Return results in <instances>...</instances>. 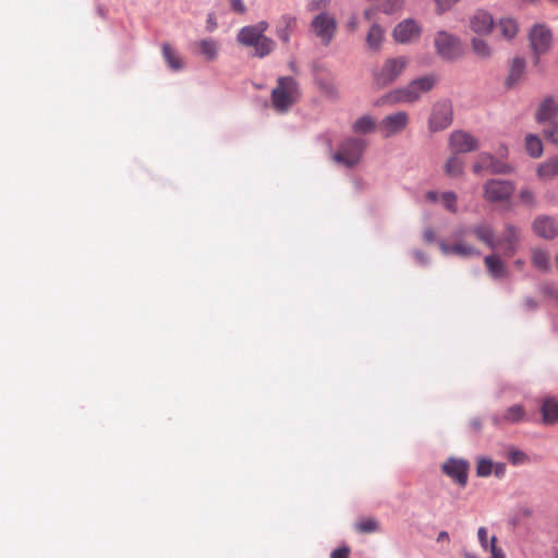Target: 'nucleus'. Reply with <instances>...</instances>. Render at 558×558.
<instances>
[{"mask_svg":"<svg viewBox=\"0 0 558 558\" xmlns=\"http://www.w3.org/2000/svg\"><path fill=\"white\" fill-rule=\"evenodd\" d=\"M469 233L490 250L498 247L497 239L495 238V230L492 223L487 221H480L469 227Z\"/></svg>","mask_w":558,"mask_h":558,"instance_id":"f3484780","label":"nucleus"},{"mask_svg":"<svg viewBox=\"0 0 558 558\" xmlns=\"http://www.w3.org/2000/svg\"><path fill=\"white\" fill-rule=\"evenodd\" d=\"M532 264L539 271L546 272L550 269V259L548 252L541 248L532 250Z\"/></svg>","mask_w":558,"mask_h":558,"instance_id":"bb28decb","label":"nucleus"},{"mask_svg":"<svg viewBox=\"0 0 558 558\" xmlns=\"http://www.w3.org/2000/svg\"><path fill=\"white\" fill-rule=\"evenodd\" d=\"M351 25H352V27H353V28H355V27H356V23H355V22H353V21L351 22Z\"/></svg>","mask_w":558,"mask_h":558,"instance_id":"e2e57ef3","label":"nucleus"},{"mask_svg":"<svg viewBox=\"0 0 558 558\" xmlns=\"http://www.w3.org/2000/svg\"><path fill=\"white\" fill-rule=\"evenodd\" d=\"M268 28V23L260 21L255 25L242 27L238 33V41L246 47H254V54L258 58L268 56L275 49V41L268 38L264 33Z\"/></svg>","mask_w":558,"mask_h":558,"instance_id":"f03ea898","label":"nucleus"},{"mask_svg":"<svg viewBox=\"0 0 558 558\" xmlns=\"http://www.w3.org/2000/svg\"><path fill=\"white\" fill-rule=\"evenodd\" d=\"M421 26L413 19H407L400 22L393 29V38L400 44H408L415 40L421 35Z\"/></svg>","mask_w":558,"mask_h":558,"instance_id":"2eb2a0df","label":"nucleus"},{"mask_svg":"<svg viewBox=\"0 0 558 558\" xmlns=\"http://www.w3.org/2000/svg\"><path fill=\"white\" fill-rule=\"evenodd\" d=\"M489 172H492V173H510V172H512V168L509 165H506L500 161H496L494 159L492 167L489 169Z\"/></svg>","mask_w":558,"mask_h":558,"instance_id":"c03bdc74","label":"nucleus"},{"mask_svg":"<svg viewBox=\"0 0 558 558\" xmlns=\"http://www.w3.org/2000/svg\"><path fill=\"white\" fill-rule=\"evenodd\" d=\"M435 238V234H434V231L432 229H427L425 232H424V239L425 241L427 242H432Z\"/></svg>","mask_w":558,"mask_h":558,"instance_id":"13d9d810","label":"nucleus"},{"mask_svg":"<svg viewBox=\"0 0 558 558\" xmlns=\"http://www.w3.org/2000/svg\"><path fill=\"white\" fill-rule=\"evenodd\" d=\"M405 0H387V3L384 5V11L386 13H392L403 8Z\"/></svg>","mask_w":558,"mask_h":558,"instance_id":"a18cd8bd","label":"nucleus"},{"mask_svg":"<svg viewBox=\"0 0 558 558\" xmlns=\"http://www.w3.org/2000/svg\"><path fill=\"white\" fill-rule=\"evenodd\" d=\"M537 175L543 180H549L558 175V156H555L537 167Z\"/></svg>","mask_w":558,"mask_h":558,"instance_id":"b1692460","label":"nucleus"},{"mask_svg":"<svg viewBox=\"0 0 558 558\" xmlns=\"http://www.w3.org/2000/svg\"><path fill=\"white\" fill-rule=\"evenodd\" d=\"M460 0H435L437 14H442L450 10Z\"/></svg>","mask_w":558,"mask_h":558,"instance_id":"37998d69","label":"nucleus"},{"mask_svg":"<svg viewBox=\"0 0 558 558\" xmlns=\"http://www.w3.org/2000/svg\"><path fill=\"white\" fill-rule=\"evenodd\" d=\"M469 463L461 459H449L442 464L444 473L464 487L468 483Z\"/></svg>","mask_w":558,"mask_h":558,"instance_id":"a211bd4d","label":"nucleus"},{"mask_svg":"<svg viewBox=\"0 0 558 558\" xmlns=\"http://www.w3.org/2000/svg\"><path fill=\"white\" fill-rule=\"evenodd\" d=\"M457 198V194L453 192H444L440 194L442 205L447 210L453 214L458 211Z\"/></svg>","mask_w":558,"mask_h":558,"instance_id":"58836bf2","label":"nucleus"},{"mask_svg":"<svg viewBox=\"0 0 558 558\" xmlns=\"http://www.w3.org/2000/svg\"><path fill=\"white\" fill-rule=\"evenodd\" d=\"M452 105L449 100H441L433 106L428 119V128L432 132L447 129L452 123Z\"/></svg>","mask_w":558,"mask_h":558,"instance_id":"0eeeda50","label":"nucleus"},{"mask_svg":"<svg viewBox=\"0 0 558 558\" xmlns=\"http://www.w3.org/2000/svg\"><path fill=\"white\" fill-rule=\"evenodd\" d=\"M524 69H525L524 59L514 58L511 63V66H510L509 75L507 77V85L511 86V85L518 83L524 73Z\"/></svg>","mask_w":558,"mask_h":558,"instance_id":"c85d7f7f","label":"nucleus"},{"mask_svg":"<svg viewBox=\"0 0 558 558\" xmlns=\"http://www.w3.org/2000/svg\"><path fill=\"white\" fill-rule=\"evenodd\" d=\"M526 304L531 308H534L536 306L535 302L532 299L526 300Z\"/></svg>","mask_w":558,"mask_h":558,"instance_id":"680f3d73","label":"nucleus"},{"mask_svg":"<svg viewBox=\"0 0 558 558\" xmlns=\"http://www.w3.org/2000/svg\"><path fill=\"white\" fill-rule=\"evenodd\" d=\"M498 28L500 31L501 36L507 40L513 39L519 32L518 22L511 17L500 19L498 23Z\"/></svg>","mask_w":558,"mask_h":558,"instance_id":"393cba45","label":"nucleus"},{"mask_svg":"<svg viewBox=\"0 0 558 558\" xmlns=\"http://www.w3.org/2000/svg\"><path fill=\"white\" fill-rule=\"evenodd\" d=\"M484 198L489 203L507 201L514 192V184L508 180H488L484 184Z\"/></svg>","mask_w":558,"mask_h":558,"instance_id":"1a4fd4ad","label":"nucleus"},{"mask_svg":"<svg viewBox=\"0 0 558 558\" xmlns=\"http://www.w3.org/2000/svg\"><path fill=\"white\" fill-rule=\"evenodd\" d=\"M384 40V29L376 23H374L366 36V44L372 50H379L380 45Z\"/></svg>","mask_w":558,"mask_h":558,"instance_id":"cd10ccee","label":"nucleus"},{"mask_svg":"<svg viewBox=\"0 0 558 558\" xmlns=\"http://www.w3.org/2000/svg\"><path fill=\"white\" fill-rule=\"evenodd\" d=\"M194 51L202 54L208 61H214L218 57V44L214 39H202L193 44Z\"/></svg>","mask_w":558,"mask_h":558,"instance_id":"412c9836","label":"nucleus"},{"mask_svg":"<svg viewBox=\"0 0 558 558\" xmlns=\"http://www.w3.org/2000/svg\"><path fill=\"white\" fill-rule=\"evenodd\" d=\"M524 416V410L521 405H512L506 410L502 415V420L508 423H517Z\"/></svg>","mask_w":558,"mask_h":558,"instance_id":"f704fd0d","label":"nucleus"},{"mask_svg":"<svg viewBox=\"0 0 558 558\" xmlns=\"http://www.w3.org/2000/svg\"><path fill=\"white\" fill-rule=\"evenodd\" d=\"M409 64L407 57H396L387 59L383 65L374 73V81L378 87H387L395 83L404 72Z\"/></svg>","mask_w":558,"mask_h":558,"instance_id":"20e7f679","label":"nucleus"},{"mask_svg":"<svg viewBox=\"0 0 558 558\" xmlns=\"http://www.w3.org/2000/svg\"><path fill=\"white\" fill-rule=\"evenodd\" d=\"M497 538L496 536H493L489 542L488 549L490 551L492 557L490 558H506L504 551L501 548L497 547L496 545Z\"/></svg>","mask_w":558,"mask_h":558,"instance_id":"49530a36","label":"nucleus"},{"mask_svg":"<svg viewBox=\"0 0 558 558\" xmlns=\"http://www.w3.org/2000/svg\"><path fill=\"white\" fill-rule=\"evenodd\" d=\"M311 27L322 44L329 45L337 31V21L330 13L322 12L313 19Z\"/></svg>","mask_w":558,"mask_h":558,"instance_id":"6e6552de","label":"nucleus"},{"mask_svg":"<svg viewBox=\"0 0 558 558\" xmlns=\"http://www.w3.org/2000/svg\"><path fill=\"white\" fill-rule=\"evenodd\" d=\"M376 128L375 121L371 116H363L359 118L353 124L355 133L366 134L373 132Z\"/></svg>","mask_w":558,"mask_h":558,"instance_id":"2f4dec72","label":"nucleus"},{"mask_svg":"<svg viewBox=\"0 0 558 558\" xmlns=\"http://www.w3.org/2000/svg\"><path fill=\"white\" fill-rule=\"evenodd\" d=\"M521 231L512 223H506L500 239L497 240L498 247H501L507 257H512L519 247Z\"/></svg>","mask_w":558,"mask_h":558,"instance_id":"f8f14e48","label":"nucleus"},{"mask_svg":"<svg viewBox=\"0 0 558 558\" xmlns=\"http://www.w3.org/2000/svg\"><path fill=\"white\" fill-rule=\"evenodd\" d=\"M518 514L520 518H529L532 515V510L526 506H522L518 509Z\"/></svg>","mask_w":558,"mask_h":558,"instance_id":"5fc2aeb1","label":"nucleus"},{"mask_svg":"<svg viewBox=\"0 0 558 558\" xmlns=\"http://www.w3.org/2000/svg\"><path fill=\"white\" fill-rule=\"evenodd\" d=\"M355 526L360 533H374L378 531L379 523L373 518H366L359 521Z\"/></svg>","mask_w":558,"mask_h":558,"instance_id":"4c0bfd02","label":"nucleus"},{"mask_svg":"<svg viewBox=\"0 0 558 558\" xmlns=\"http://www.w3.org/2000/svg\"><path fill=\"white\" fill-rule=\"evenodd\" d=\"M520 202L529 207H534L536 205V197L532 190L524 187L519 192Z\"/></svg>","mask_w":558,"mask_h":558,"instance_id":"ea45409f","label":"nucleus"},{"mask_svg":"<svg viewBox=\"0 0 558 558\" xmlns=\"http://www.w3.org/2000/svg\"><path fill=\"white\" fill-rule=\"evenodd\" d=\"M330 3V0H313L311 3L312 10H318L323 8H327Z\"/></svg>","mask_w":558,"mask_h":558,"instance_id":"864d4df0","label":"nucleus"},{"mask_svg":"<svg viewBox=\"0 0 558 558\" xmlns=\"http://www.w3.org/2000/svg\"><path fill=\"white\" fill-rule=\"evenodd\" d=\"M483 170H486V169H485V165H484V163H482V162H480V161H477V162L473 166V172H474V173H476V174H477V173H480V172H481V171H483Z\"/></svg>","mask_w":558,"mask_h":558,"instance_id":"bf43d9fd","label":"nucleus"},{"mask_svg":"<svg viewBox=\"0 0 558 558\" xmlns=\"http://www.w3.org/2000/svg\"><path fill=\"white\" fill-rule=\"evenodd\" d=\"M557 113L558 105L556 104L554 98L547 97L538 106L535 119L537 122H545L556 117Z\"/></svg>","mask_w":558,"mask_h":558,"instance_id":"aec40b11","label":"nucleus"},{"mask_svg":"<svg viewBox=\"0 0 558 558\" xmlns=\"http://www.w3.org/2000/svg\"><path fill=\"white\" fill-rule=\"evenodd\" d=\"M299 82L292 76H280L271 90V106L276 112L286 113L301 99Z\"/></svg>","mask_w":558,"mask_h":558,"instance_id":"f257e3e1","label":"nucleus"},{"mask_svg":"<svg viewBox=\"0 0 558 558\" xmlns=\"http://www.w3.org/2000/svg\"><path fill=\"white\" fill-rule=\"evenodd\" d=\"M469 25L473 33L480 36H487L493 32L495 21L488 11L476 9L469 17Z\"/></svg>","mask_w":558,"mask_h":558,"instance_id":"ddd939ff","label":"nucleus"},{"mask_svg":"<svg viewBox=\"0 0 558 558\" xmlns=\"http://www.w3.org/2000/svg\"><path fill=\"white\" fill-rule=\"evenodd\" d=\"M477 536H478V541L482 545V547L487 550L488 549V546H489V543L487 541V530L486 527L482 526L478 529L477 531Z\"/></svg>","mask_w":558,"mask_h":558,"instance_id":"09e8293b","label":"nucleus"},{"mask_svg":"<svg viewBox=\"0 0 558 558\" xmlns=\"http://www.w3.org/2000/svg\"><path fill=\"white\" fill-rule=\"evenodd\" d=\"M420 90L417 86H413V81L407 86L398 89H393L384 96L383 101L396 105V104H412L420 99Z\"/></svg>","mask_w":558,"mask_h":558,"instance_id":"4468645a","label":"nucleus"},{"mask_svg":"<svg viewBox=\"0 0 558 558\" xmlns=\"http://www.w3.org/2000/svg\"><path fill=\"white\" fill-rule=\"evenodd\" d=\"M436 83L437 78L435 75H425L420 78L413 80V86H417L420 90V96L432 90Z\"/></svg>","mask_w":558,"mask_h":558,"instance_id":"473e14b6","label":"nucleus"},{"mask_svg":"<svg viewBox=\"0 0 558 558\" xmlns=\"http://www.w3.org/2000/svg\"><path fill=\"white\" fill-rule=\"evenodd\" d=\"M350 553H351V550L348 546H342V547L335 549L331 553L330 558H349Z\"/></svg>","mask_w":558,"mask_h":558,"instance_id":"de8ad7c7","label":"nucleus"},{"mask_svg":"<svg viewBox=\"0 0 558 558\" xmlns=\"http://www.w3.org/2000/svg\"><path fill=\"white\" fill-rule=\"evenodd\" d=\"M478 161L485 165V169L489 171L492 163L494 161L493 155L488 153H483L478 156Z\"/></svg>","mask_w":558,"mask_h":558,"instance_id":"8fccbe9b","label":"nucleus"},{"mask_svg":"<svg viewBox=\"0 0 558 558\" xmlns=\"http://www.w3.org/2000/svg\"><path fill=\"white\" fill-rule=\"evenodd\" d=\"M485 266L488 274L495 278L500 279L507 276V268L500 257L496 254L488 255L484 258Z\"/></svg>","mask_w":558,"mask_h":558,"instance_id":"4be33fe9","label":"nucleus"},{"mask_svg":"<svg viewBox=\"0 0 558 558\" xmlns=\"http://www.w3.org/2000/svg\"><path fill=\"white\" fill-rule=\"evenodd\" d=\"M435 46L438 54L444 59L452 60L461 54L459 38L445 31L436 34Z\"/></svg>","mask_w":558,"mask_h":558,"instance_id":"9b49d317","label":"nucleus"},{"mask_svg":"<svg viewBox=\"0 0 558 558\" xmlns=\"http://www.w3.org/2000/svg\"><path fill=\"white\" fill-rule=\"evenodd\" d=\"M162 56L168 66L173 71H180L183 69L184 63L179 54L171 48L169 44H163L161 47Z\"/></svg>","mask_w":558,"mask_h":558,"instance_id":"a878e982","label":"nucleus"},{"mask_svg":"<svg viewBox=\"0 0 558 558\" xmlns=\"http://www.w3.org/2000/svg\"><path fill=\"white\" fill-rule=\"evenodd\" d=\"M493 474L498 478H502L506 474V464L501 462L494 463Z\"/></svg>","mask_w":558,"mask_h":558,"instance_id":"3c124183","label":"nucleus"},{"mask_svg":"<svg viewBox=\"0 0 558 558\" xmlns=\"http://www.w3.org/2000/svg\"><path fill=\"white\" fill-rule=\"evenodd\" d=\"M471 46L474 53L481 58L487 59L492 56V48L482 38H473L471 40Z\"/></svg>","mask_w":558,"mask_h":558,"instance_id":"72a5a7b5","label":"nucleus"},{"mask_svg":"<svg viewBox=\"0 0 558 558\" xmlns=\"http://www.w3.org/2000/svg\"><path fill=\"white\" fill-rule=\"evenodd\" d=\"M454 243L440 242L439 247L445 255H457L461 257H472L481 255L480 250L474 245L473 235L469 233V228L459 229L454 232Z\"/></svg>","mask_w":558,"mask_h":558,"instance_id":"7ed1b4c3","label":"nucleus"},{"mask_svg":"<svg viewBox=\"0 0 558 558\" xmlns=\"http://www.w3.org/2000/svg\"><path fill=\"white\" fill-rule=\"evenodd\" d=\"M410 122L409 113L398 111L386 116L378 124V130L383 136L388 138L403 132Z\"/></svg>","mask_w":558,"mask_h":558,"instance_id":"9d476101","label":"nucleus"},{"mask_svg":"<svg viewBox=\"0 0 558 558\" xmlns=\"http://www.w3.org/2000/svg\"><path fill=\"white\" fill-rule=\"evenodd\" d=\"M464 168L463 160L453 154L445 163V173L449 177L456 178L462 174Z\"/></svg>","mask_w":558,"mask_h":558,"instance_id":"c756f323","label":"nucleus"},{"mask_svg":"<svg viewBox=\"0 0 558 558\" xmlns=\"http://www.w3.org/2000/svg\"><path fill=\"white\" fill-rule=\"evenodd\" d=\"M449 539V535L447 532L442 531L438 534V537H437V541L440 542V541H448Z\"/></svg>","mask_w":558,"mask_h":558,"instance_id":"052dcab7","label":"nucleus"},{"mask_svg":"<svg viewBox=\"0 0 558 558\" xmlns=\"http://www.w3.org/2000/svg\"><path fill=\"white\" fill-rule=\"evenodd\" d=\"M376 15V10L373 8L366 9L364 11V17L367 21H373L374 16Z\"/></svg>","mask_w":558,"mask_h":558,"instance_id":"6e6d98bb","label":"nucleus"},{"mask_svg":"<svg viewBox=\"0 0 558 558\" xmlns=\"http://www.w3.org/2000/svg\"><path fill=\"white\" fill-rule=\"evenodd\" d=\"M366 142L362 138L349 137L344 140L338 150L332 155V159L348 168L359 163L365 150Z\"/></svg>","mask_w":558,"mask_h":558,"instance_id":"39448f33","label":"nucleus"},{"mask_svg":"<svg viewBox=\"0 0 558 558\" xmlns=\"http://www.w3.org/2000/svg\"><path fill=\"white\" fill-rule=\"evenodd\" d=\"M525 149L533 158H538L543 154V143L539 137L529 134L525 137Z\"/></svg>","mask_w":558,"mask_h":558,"instance_id":"7c9ffc66","label":"nucleus"},{"mask_svg":"<svg viewBox=\"0 0 558 558\" xmlns=\"http://www.w3.org/2000/svg\"><path fill=\"white\" fill-rule=\"evenodd\" d=\"M542 416L545 424H554L558 421V400L548 398L542 405Z\"/></svg>","mask_w":558,"mask_h":558,"instance_id":"5701e85b","label":"nucleus"},{"mask_svg":"<svg viewBox=\"0 0 558 558\" xmlns=\"http://www.w3.org/2000/svg\"><path fill=\"white\" fill-rule=\"evenodd\" d=\"M282 22L284 23V27L278 29L277 35L280 40L288 43L290 39V31L295 26L296 21L294 17L283 16Z\"/></svg>","mask_w":558,"mask_h":558,"instance_id":"e433bc0d","label":"nucleus"},{"mask_svg":"<svg viewBox=\"0 0 558 558\" xmlns=\"http://www.w3.org/2000/svg\"><path fill=\"white\" fill-rule=\"evenodd\" d=\"M426 198L430 202H437L440 199V196L436 192L429 191L426 193Z\"/></svg>","mask_w":558,"mask_h":558,"instance_id":"4d7b16f0","label":"nucleus"},{"mask_svg":"<svg viewBox=\"0 0 558 558\" xmlns=\"http://www.w3.org/2000/svg\"><path fill=\"white\" fill-rule=\"evenodd\" d=\"M449 145L454 154L470 153L478 148V141L468 132L454 131L450 135Z\"/></svg>","mask_w":558,"mask_h":558,"instance_id":"dca6fc26","label":"nucleus"},{"mask_svg":"<svg viewBox=\"0 0 558 558\" xmlns=\"http://www.w3.org/2000/svg\"><path fill=\"white\" fill-rule=\"evenodd\" d=\"M529 40L534 52V64L538 65L539 57L547 53L551 47V31L544 24H536L530 31Z\"/></svg>","mask_w":558,"mask_h":558,"instance_id":"423d86ee","label":"nucleus"},{"mask_svg":"<svg viewBox=\"0 0 558 558\" xmlns=\"http://www.w3.org/2000/svg\"><path fill=\"white\" fill-rule=\"evenodd\" d=\"M494 462L490 459L480 457L476 461V475L487 477L493 474Z\"/></svg>","mask_w":558,"mask_h":558,"instance_id":"c9c22d12","label":"nucleus"},{"mask_svg":"<svg viewBox=\"0 0 558 558\" xmlns=\"http://www.w3.org/2000/svg\"><path fill=\"white\" fill-rule=\"evenodd\" d=\"M508 460L513 465H518V464H522V463L526 462L527 461V456L523 451H521V450L510 449L508 451Z\"/></svg>","mask_w":558,"mask_h":558,"instance_id":"a19ab883","label":"nucleus"},{"mask_svg":"<svg viewBox=\"0 0 558 558\" xmlns=\"http://www.w3.org/2000/svg\"><path fill=\"white\" fill-rule=\"evenodd\" d=\"M231 8L238 13L245 12V5L242 0H230Z\"/></svg>","mask_w":558,"mask_h":558,"instance_id":"603ef678","label":"nucleus"},{"mask_svg":"<svg viewBox=\"0 0 558 558\" xmlns=\"http://www.w3.org/2000/svg\"><path fill=\"white\" fill-rule=\"evenodd\" d=\"M544 135L554 145L558 146V122L550 123L544 129Z\"/></svg>","mask_w":558,"mask_h":558,"instance_id":"79ce46f5","label":"nucleus"},{"mask_svg":"<svg viewBox=\"0 0 558 558\" xmlns=\"http://www.w3.org/2000/svg\"><path fill=\"white\" fill-rule=\"evenodd\" d=\"M533 231L541 238L551 240L558 234V223L549 216L541 215L532 225Z\"/></svg>","mask_w":558,"mask_h":558,"instance_id":"6ab92c4d","label":"nucleus"}]
</instances>
